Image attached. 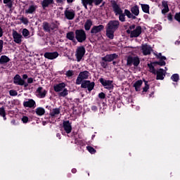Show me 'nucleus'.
Wrapping results in <instances>:
<instances>
[{
	"instance_id": "59",
	"label": "nucleus",
	"mask_w": 180,
	"mask_h": 180,
	"mask_svg": "<svg viewBox=\"0 0 180 180\" xmlns=\"http://www.w3.org/2000/svg\"><path fill=\"white\" fill-rule=\"evenodd\" d=\"M101 65L103 67V68H106V67H108V64L105 62L101 63Z\"/></svg>"
},
{
	"instance_id": "61",
	"label": "nucleus",
	"mask_w": 180,
	"mask_h": 180,
	"mask_svg": "<svg viewBox=\"0 0 180 180\" xmlns=\"http://www.w3.org/2000/svg\"><path fill=\"white\" fill-rule=\"evenodd\" d=\"M68 4H72L74 2V0H67Z\"/></svg>"
},
{
	"instance_id": "18",
	"label": "nucleus",
	"mask_w": 180,
	"mask_h": 180,
	"mask_svg": "<svg viewBox=\"0 0 180 180\" xmlns=\"http://www.w3.org/2000/svg\"><path fill=\"white\" fill-rule=\"evenodd\" d=\"M63 124V129H64L65 131L68 134H70V133L72 130V127L71 126V123L70 122V121H64Z\"/></svg>"
},
{
	"instance_id": "35",
	"label": "nucleus",
	"mask_w": 180,
	"mask_h": 180,
	"mask_svg": "<svg viewBox=\"0 0 180 180\" xmlns=\"http://www.w3.org/2000/svg\"><path fill=\"white\" fill-rule=\"evenodd\" d=\"M91 26H92V21L91 20H88L84 24L85 30H89Z\"/></svg>"
},
{
	"instance_id": "7",
	"label": "nucleus",
	"mask_w": 180,
	"mask_h": 180,
	"mask_svg": "<svg viewBox=\"0 0 180 180\" xmlns=\"http://www.w3.org/2000/svg\"><path fill=\"white\" fill-rule=\"evenodd\" d=\"M13 83L15 84V85H20L21 86H23L24 85L25 88L27 87L29 85L27 83L25 82V80L22 79V77L19 75H16L13 77Z\"/></svg>"
},
{
	"instance_id": "64",
	"label": "nucleus",
	"mask_w": 180,
	"mask_h": 180,
	"mask_svg": "<svg viewBox=\"0 0 180 180\" xmlns=\"http://www.w3.org/2000/svg\"><path fill=\"white\" fill-rule=\"evenodd\" d=\"M57 2H59V4H61V2H63V0H57Z\"/></svg>"
},
{
	"instance_id": "3",
	"label": "nucleus",
	"mask_w": 180,
	"mask_h": 180,
	"mask_svg": "<svg viewBox=\"0 0 180 180\" xmlns=\"http://www.w3.org/2000/svg\"><path fill=\"white\" fill-rule=\"evenodd\" d=\"M90 75L91 74L89 72L86 70L81 72L76 79L77 85H81V84H82V81H84V79H88Z\"/></svg>"
},
{
	"instance_id": "8",
	"label": "nucleus",
	"mask_w": 180,
	"mask_h": 180,
	"mask_svg": "<svg viewBox=\"0 0 180 180\" xmlns=\"http://www.w3.org/2000/svg\"><path fill=\"white\" fill-rule=\"evenodd\" d=\"M81 86L82 88H84L88 89V91L89 92H91V91H92V89H94V88L95 87V82H91V81L89 80H85L84 82H82L81 83Z\"/></svg>"
},
{
	"instance_id": "23",
	"label": "nucleus",
	"mask_w": 180,
	"mask_h": 180,
	"mask_svg": "<svg viewBox=\"0 0 180 180\" xmlns=\"http://www.w3.org/2000/svg\"><path fill=\"white\" fill-rule=\"evenodd\" d=\"M23 105L25 108H36V101L33 99H28V101H24Z\"/></svg>"
},
{
	"instance_id": "27",
	"label": "nucleus",
	"mask_w": 180,
	"mask_h": 180,
	"mask_svg": "<svg viewBox=\"0 0 180 180\" xmlns=\"http://www.w3.org/2000/svg\"><path fill=\"white\" fill-rule=\"evenodd\" d=\"M131 12L134 16H139L140 15V10L139 6L136 5L131 8Z\"/></svg>"
},
{
	"instance_id": "50",
	"label": "nucleus",
	"mask_w": 180,
	"mask_h": 180,
	"mask_svg": "<svg viewBox=\"0 0 180 180\" xmlns=\"http://www.w3.org/2000/svg\"><path fill=\"white\" fill-rule=\"evenodd\" d=\"M3 49H4V41L0 40V53H2Z\"/></svg>"
},
{
	"instance_id": "1",
	"label": "nucleus",
	"mask_w": 180,
	"mask_h": 180,
	"mask_svg": "<svg viewBox=\"0 0 180 180\" xmlns=\"http://www.w3.org/2000/svg\"><path fill=\"white\" fill-rule=\"evenodd\" d=\"M55 92H60L59 96L65 97L68 95V90L65 89V83H60L54 86Z\"/></svg>"
},
{
	"instance_id": "14",
	"label": "nucleus",
	"mask_w": 180,
	"mask_h": 180,
	"mask_svg": "<svg viewBox=\"0 0 180 180\" xmlns=\"http://www.w3.org/2000/svg\"><path fill=\"white\" fill-rule=\"evenodd\" d=\"M141 50L143 56H148V54H151V51H153L151 46L147 44L142 45Z\"/></svg>"
},
{
	"instance_id": "45",
	"label": "nucleus",
	"mask_w": 180,
	"mask_h": 180,
	"mask_svg": "<svg viewBox=\"0 0 180 180\" xmlns=\"http://www.w3.org/2000/svg\"><path fill=\"white\" fill-rule=\"evenodd\" d=\"M20 20L23 23V25H27V23H29V20L26 18L22 17L20 18Z\"/></svg>"
},
{
	"instance_id": "63",
	"label": "nucleus",
	"mask_w": 180,
	"mask_h": 180,
	"mask_svg": "<svg viewBox=\"0 0 180 180\" xmlns=\"http://www.w3.org/2000/svg\"><path fill=\"white\" fill-rule=\"evenodd\" d=\"M56 136L60 139H61V134H57Z\"/></svg>"
},
{
	"instance_id": "22",
	"label": "nucleus",
	"mask_w": 180,
	"mask_h": 180,
	"mask_svg": "<svg viewBox=\"0 0 180 180\" xmlns=\"http://www.w3.org/2000/svg\"><path fill=\"white\" fill-rule=\"evenodd\" d=\"M112 9L114 11V13H115V16H117V15H120L121 13H123V10H122V8L120 7L117 4L114 3L112 4Z\"/></svg>"
},
{
	"instance_id": "46",
	"label": "nucleus",
	"mask_w": 180,
	"mask_h": 180,
	"mask_svg": "<svg viewBox=\"0 0 180 180\" xmlns=\"http://www.w3.org/2000/svg\"><path fill=\"white\" fill-rule=\"evenodd\" d=\"M66 77H70L74 75V71L72 70H68L65 73Z\"/></svg>"
},
{
	"instance_id": "47",
	"label": "nucleus",
	"mask_w": 180,
	"mask_h": 180,
	"mask_svg": "<svg viewBox=\"0 0 180 180\" xmlns=\"http://www.w3.org/2000/svg\"><path fill=\"white\" fill-rule=\"evenodd\" d=\"M155 64H158V65H160L161 67L165 65V61L164 60H161L158 62H155Z\"/></svg>"
},
{
	"instance_id": "13",
	"label": "nucleus",
	"mask_w": 180,
	"mask_h": 180,
	"mask_svg": "<svg viewBox=\"0 0 180 180\" xmlns=\"http://www.w3.org/2000/svg\"><path fill=\"white\" fill-rule=\"evenodd\" d=\"M35 94H36V96H37V98H46L47 91L43 87H39L37 89Z\"/></svg>"
},
{
	"instance_id": "55",
	"label": "nucleus",
	"mask_w": 180,
	"mask_h": 180,
	"mask_svg": "<svg viewBox=\"0 0 180 180\" xmlns=\"http://www.w3.org/2000/svg\"><path fill=\"white\" fill-rule=\"evenodd\" d=\"M27 84H33V78L29 77L27 79Z\"/></svg>"
},
{
	"instance_id": "39",
	"label": "nucleus",
	"mask_w": 180,
	"mask_h": 180,
	"mask_svg": "<svg viewBox=\"0 0 180 180\" xmlns=\"http://www.w3.org/2000/svg\"><path fill=\"white\" fill-rule=\"evenodd\" d=\"M171 79H172V81H174V82H178V81H179V75L174 74L171 77Z\"/></svg>"
},
{
	"instance_id": "26",
	"label": "nucleus",
	"mask_w": 180,
	"mask_h": 180,
	"mask_svg": "<svg viewBox=\"0 0 180 180\" xmlns=\"http://www.w3.org/2000/svg\"><path fill=\"white\" fill-rule=\"evenodd\" d=\"M106 36L108 37V39H110L111 40L113 39V37H115V30H110V28H106Z\"/></svg>"
},
{
	"instance_id": "11",
	"label": "nucleus",
	"mask_w": 180,
	"mask_h": 180,
	"mask_svg": "<svg viewBox=\"0 0 180 180\" xmlns=\"http://www.w3.org/2000/svg\"><path fill=\"white\" fill-rule=\"evenodd\" d=\"M64 15L68 20H72L74 18H75V11L72 9H68L67 8L65 12Z\"/></svg>"
},
{
	"instance_id": "5",
	"label": "nucleus",
	"mask_w": 180,
	"mask_h": 180,
	"mask_svg": "<svg viewBox=\"0 0 180 180\" xmlns=\"http://www.w3.org/2000/svg\"><path fill=\"white\" fill-rule=\"evenodd\" d=\"M85 56V47L79 46L76 49L75 57L77 58V61L79 63Z\"/></svg>"
},
{
	"instance_id": "25",
	"label": "nucleus",
	"mask_w": 180,
	"mask_h": 180,
	"mask_svg": "<svg viewBox=\"0 0 180 180\" xmlns=\"http://www.w3.org/2000/svg\"><path fill=\"white\" fill-rule=\"evenodd\" d=\"M141 85H143L142 80H138L134 84L133 86L134 88H135V91H136V92H139V91H141Z\"/></svg>"
},
{
	"instance_id": "34",
	"label": "nucleus",
	"mask_w": 180,
	"mask_h": 180,
	"mask_svg": "<svg viewBox=\"0 0 180 180\" xmlns=\"http://www.w3.org/2000/svg\"><path fill=\"white\" fill-rule=\"evenodd\" d=\"M67 39L69 40H72V41H75V34H74V32H70L66 35Z\"/></svg>"
},
{
	"instance_id": "10",
	"label": "nucleus",
	"mask_w": 180,
	"mask_h": 180,
	"mask_svg": "<svg viewBox=\"0 0 180 180\" xmlns=\"http://www.w3.org/2000/svg\"><path fill=\"white\" fill-rule=\"evenodd\" d=\"M99 81L105 89H112L113 88V82L112 80H106L103 78H101Z\"/></svg>"
},
{
	"instance_id": "17",
	"label": "nucleus",
	"mask_w": 180,
	"mask_h": 180,
	"mask_svg": "<svg viewBox=\"0 0 180 180\" xmlns=\"http://www.w3.org/2000/svg\"><path fill=\"white\" fill-rule=\"evenodd\" d=\"M155 75H156V79L162 81L165 77V71L163 69H158L156 70Z\"/></svg>"
},
{
	"instance_id": "51",
	"label": "nucleus",
	"mask_w": 180,
	"mask_h": 180,
	"mask_svg": "<svg viewBox=\"0 0 180 180\" xmlns=\"http://www.w3.org/2000/svg\"><path fill=\"white\" fill-rule=\"evenodd\" d=\"M105 95L104 94L103 92H101L98 94V98H100V99H105Z\"/></svg>"
},
{
	"instance_id": "56",
	"label": "nucleus",
	"mask_w": 180,
	"mask_h": 180,
	"mask_svg": "<svg viewBox=\"0 0 180 180\" xmlns=\"http://www.w3.org/2000/svg\"><path fill=\"white\" fill-rule=\"evenodd\" d=\"M167 19L168 20H170V22L172 21V15L171 13L167 15Z\"/></svg>"
},
{
	"instance_id": "43",
	"label": "nucleus",
	"mask_w": 180,
	"mask_h": 180,
	"mask_svg": "<svg viewBox=\"0 0 180 180\" xmlns=\"http://www.w3.org/2000/svg\"><path fill=\"white\" fill-rule=\"evenodd\" d=\"M148 66L149 67V71L152 72V74H155L157 70H155V68H154V66H153L151 64H148Z\"/></svg>"
},
{
	"instance_id": "24",
	"label": "nucleus",
	"mask_w": 180,
	"mask_h": 180,
	"mask_svg": "<svg viewBox=\"0 0 180 180\" xmlns=\"http://www.w3.org/2000/svg\"><path fill=\"white\" fill-rule=\"evenodd\" d=\"M36 9H37V6L32 4L25 10V13H27V15H32V13H34V12H36Z\"/></svg>"
},
{
	"instance_id": "6",
	"label": "nucleus",
	"mask_w": 180,
	"mask_h": 180,
	"mask_svg": "<svg viewBox=\"0 0 180 180\" xmlns=\"http://www.w3.org/2000/svg\"><path fill=\"white\" fill-rule=\"evenodd\" d=\"M127 65H134V67H138L140 64V58L137 56H129L127 60Z\"/></svg>"
},
{
	"instance_id": "20",
	"label": "nucleus",
	"mask_w": 180,
	"mask_h": 180,
	"mask_svg": "<svg viewBox=\"0 0 180 180\" xmlns=\"http://www.w3.org/2000/svg\"><path fill=\"white\" fill-rule=\"evenodd\" d=\"M169 12V7L168 6V1L163 0L162 1V13L166 15Z\"/></svg>"
},
{
	"instance_id": "48",
	"label": "nucleus",
	"mask_w": 180,
	"mask_h": 180,
	"mask_svg": "<svg viewBox=\"0 0 180 180\" xmlns=\"http://www.w3.org/2000/svg\"><path fill=\"white\" fill-rule=\"evenodd\" d=\"M21 120H22V123L26 124V123H27V122H29V117H27L26 116H23L21 118Z\"/></svg>"
},
{
	"instance_id": "15",
	"label": "nucleus",
	"mask_w": 180,
	"mask_h": 180,
	"mask_svg": "<svg viewBox=\"0 0 180 180\" xmlns=\"http://www.w3.org/2000/svg\"><path fill=\"white\" fill-rule=\"evenodd\" d=\"M61 113V110L60 108H53L51 110L49 116L51 119H56V117H58Z\"/></svg>"
},
{
	"instance_id": "30",
	"label": "nucleus",
	"mask_w": 180,
	"mask_h": 180,
	"mask_svg": "<svg viewBox=\"0 0 180 180\" xmlns=\"http://www.w3.org/2000/svg\"><path fill=\"white\" fill-rule=\"evenodd\" d=\"M35 113L38 115V116H43V115H44V113H46V110H44V108H41V107H39L35 110Z\"/></svg>"
},
{
	"instance_id": "28",
	"label": "nucleus",
	"mask_w": 180,
	"mask_h": 180,
	"mask_svg": "<svg viewBox=\"0 0 180 180\" xmlns=\"http://www.w3.org/2000/svg\"><path fill=\"white\" fill-rule=\"evenodd\" d=\"M53 2H54L53 0H43L41 3V5L43 9H44L45 8H49V6L51 5Z\"/></svg>"
},
{
	"instance_id": "38",
	"label": "nucleus",
	"mask_w": 180,
	"mask_h": 180,
	"mask_svg": "<svg viewBox=\"0 0 180 180\" xmlns=\"http://www.w3.org/2000/svg\"><path fill=\"white\" fill-rule=\"evenodd\" d=\"M82 4L86 9H87V8H88L86 6V5H92V4L94 3V0H82Z\"/></svg>"
},
{
	"instance_id": "42",
	"label": "nucleus",
	"mask_w": 180,
	"mask_h": 180,
	"mask_svg": "<svg viewBox=\"0 0 180 180\" xmlns=\"http://www.w3.org/2000/svg\"><path fill=\"white\" fill-rule=\"evenodd\" d=\"M145 86L143 88V92H147L150 89V86L148 85V82L144 81Z\"/></svg>"
},
{
	"instance_id": "2",
	"label": "nucleus",
	"mask_w": 180,
	"mask_h": 180,
	"mask_svg": "<svg viewBox=\"0 0 180 180\" xmlns=\"http://www.w3.org/2000/svg\"><path fill=\"white\" fill-rule=\"evenodd\" d=\"M127 33H130V37H139L140 34H141V27L140 26H137L132 25L127 30Z\"/></svg>"
},
{
	"instance_id": "9",
	"label": "nucleus",
	"mask_w": 180,
	"mask_h": 180,
	"mask_svg": "<svg viewBox=\"0 0 180 180\" xmlns=\"http://www.w3.org/2000/svg\"><path fill=\"white\" fill-rule=\"evenodd\" d=\"M120 25V22H119V20H111L108 23L107 28L116 32V30L119 29Z\"/></svg>"
},
{
	"instance_id": "40",
	"label": "nucleus",
	"mask_w": 180,
	"mask_h": 180,
	"mask_svg": "<svg viewBox=\"0 0 180 180\" xmlns=\"http://www.w3.org/2000/svg\"><path fill=\"white\" fill-rule=\"evenodd\" d=\"M3 2L8 8H12V0H3Z\"/></svg>"
},
{
	"instance_id": "19",
	"label": "nucleus",
	"mask_w": 180,
	"mask_h": 180,
	"mask_svg": "<svg viewBox=\"0 0 180 180\" xmlns=\"http://www.w3.org/2000/svg\"><path fill=\"white\" fill-rule=\"evenodd\" d=\"M118 56L116 53H112L110 55H107L105 57L102 58L103 61H106L108 63H110V61H113V60L117 58Z\"/></svg>"
},
{
	"instance_id": "12",
	"label": "nucleus",
	"mask_w": 180,
	"mask_h": 180,
	"mask_svg": "<svg viewBox=\"0 0 180 180\" xmlns=\"http://www.w3.org/2000/svg\"><path fill=\"white\" fill-rule=\"evenodd\" d=\"M22 38L23 36H22V34H19L17 31H13V39L15 43H16L17 44H20V43H22Z\"/></svg>"
},
{
	"instance_id": "31",
	"label": "nucleus",
	"mask_w": 180,
	"mask_h": 180,
	"mask_svg": "<svg viewBox=\"0 0 180 180\" xmlns=\"http://www.w3.org/2000/svg\"><path fill=\"white\" fill-rule=\"evenodd\" d=\"M125 16H127L129 19H136V16L133 15V13L130 12V11L125 9L124 13Z\"/></svg>"
},
{
	"instance_id": "54",
	"label": "nucleus",
	"mask_w": 180,
	"mask_h": 180,
	"mask_svg": "<svg viewBox=\"0 0 180 180\" xmlns=\"http://www.w3.org/2000/svg\"><path fill=\"white\" fill-rule=\"evenodd\" d=\"M56 27H57L56 24H54V23L51 24V30H54V29H56Z\"/></svg>"
},
{
	"instance_id": "4",
	"label": "nucleus",
	"mask_w": 180,
	"mask_h": 180,
	"mask_svg": "<svg viewBox=\"0 0 180 180\" xmlns=\"http://www.w3.org/2000/svg\"><path fill=\"white\" fill-rule=\"evenodd\" d=\"M75 38L79 43H83L86 40V34L83 30H77L75 31Z\"/></svg>"
},
{
	"instance_id": "52",
	"label": "nucleus",
	"mask_w": 180,
	"mask_h": 180,
	"mask_svg": "<svg viewBox=\"0 0 180 180\" xmlns=\"http://www.w3.org/2000/svg\"><path fill=\"white\" fill-rule=\"evenodd\" d=\"M102 1L103 0H94V2L95 5H101V4H102Z\"/></svg>"
},
{
	"instance_id": "57",
	"label": "nucleus",
	"mask_w": 180,
	"mask_h": 180,
	"mask_svg": "<svg viewBox=\"0 0 180 180\" xmlns=\"http://www.w3.org/2000/svg\"><path fill=\"white\" fill-rule=\"evenodd\" d=\"M91 110H93V112H96V110H98V107L96 105L91 106Z\"/></svg>"
},
{
	"instance_id": "32",
	"label": "nucleus",
	"mask_w": 180,
	"mask_h": 180,
	"mask_svg": "<svg viewBox=\"0 0 180 180\" xmlns=\"http://www.w3.org/2000/svg\"><path fill=\"white\" fill-rule=\"evenodd\" d=\"M42 27L45 32H51V24H49L48 22H43Z\"/></svg>"
},
{
	"instance_id": "33",
	"label": "nucleus",
	"mask_w": 180,
	"mask_h": 180,
	"mask_svg": "<svg viewBox=\"0 0 180 180\" xmlns=\"http://www.w3.org/2000/svg\"><path fill=\"white\" fill-rule=\"evenodd\" d=\"M143 12L145 13H150V6L148 4H141Z\"/></svg>"
},
{
	"instance_id": "41",
	"label": "nucleus",
	"mask_w": 180,
	"mask_h": 180,
	"mask_svg": "<svg viewBox=\"0 0 180 180\" xmlns=\"http://www.w3.org/2000/svg\"><path fill=\"white\" fill-rule=\"evenodd\" d=\"M119 15V20L120 22H126V15H124V13H122L121 14H118Z\"/></svg>"
},
{
	"instance_id": "16",
	"label": "nucleus",
	"mask_w": 180,
	"mask_h": 180,
	"mask_svg": "<svg viewBox=\"0 0 180 180\" xmlns=\"http://www.w3.org/2000/svg\"><path fill=\"white\" fill-rule=\"evenodd\" d=\"M104 26L102 25H95L91 30V34H96L98 33H101V31L103 30Z\"/></svg>"
},
{
	"instance_id": "36",
	"label": "nucleus",
	"mask_w": 180,
	"mask_h": 180,
	"mask_svg": "<svg viewBox=\"0 0 180 180\" xmlns=\"http://www.w3.org/2000/svg\"><path fill=\"white\" fill-rule=\"evenodd\" d=\"M0 116L3 117L4 120H6V111L4 107L0 108Z\"/></svg>"
},
{
	"instance_id": "60",
	"label": "nucleus",
	"mask_w": 180,
	"mask_h": 180,
	"mask_svg": "<svg viewBox=\"0 0 180 180\" xmlns=\"http://www.w3.org/2000/svg\"><path fill=\"white\" fill-rule=\"evenodd\" d=\"M22 79L25 81V79H27V75H22Z\"/></svg>"
},
{
	"instance_id": "53",
	"label": "nucleus",
	"mask_w": 180,
	"mask_h": 180,
	"mask_svg": "<svg viewBox=\"0 0 180 180\" xmlns=\"http://www.w3.org/2000/svg\"><path fill=\"white\" fill-rule=\"evenodd\" d=\"M158 58H160V60H167V58H165V56H161V53H158Z\"/></svg>"
},
{
	"instance_id": "21",
	"label": "nucleus",
	"mask_w": 180,
	"mask_h": 180,
	"mask_svg": "<svg viewBox=\"0 0 180 180\" xmlns=\"http://www.w3.org/2000/svg\"><path fill=\"white\" fill-rule=\"evenodd\" d=\"M45 58H48L49 60H54V58H57L58 57V52H46L44 53Z\"/></svg>"
},
{
	"instance_id": "29",
	"label": "nucleus",
	"mask_w": 180,
	"mask_h": 180,
	"mask_svg": "<svg viewBox=\"0 0 180 180\" xmlns=\"http://www.w3.org/2000/svg\"><path fill=\"white\" fill-rule=\"evenodd\" d=\"M9 61H11V59L5 55L0 57V64H6V63H9Z\"/></svg>"
},
{
	"instance_id": "49",
	"label": "nucleus",
	"mask_w": 180,
	"mask_h": 180,
	"mask_svg": "<svg viewBox=\"0 0 180 180\" xmlns=\"http://www.w3.org/2000/svg\"><path fill=\"white\" fill-rule=\"evenodd\" d=\"M9 94L11 96H16L18 95V92L15 90H10Z\"/></svg>"
},
{
	"instance_id": "44",
	"label": "nucleus",
	"mask_w": 180,
	"mask_h": 180,
	"mask_svg": "<svg viewBox=\"0 0 180 180\" xmlns=\"http://www.w3.org/2000/svg\"><path fill=\"white\" fill-rule=\"evenodd\" d=\"M86 150H88V151L90 152L91 154H95V153H96L95 148L91 146H86Z\"/></svg>"
},
{
	"instance_id": "62",
	"label": "nucleus",
	"mask_w": 180,
	"mask_h": 180,
	"mask_svg": "<svg viewBox=\"0 0 180 180\" xmlns=\"http://www.w3.org/2000/svg\"><path fill=\"white\" fill-rule=\"evenodd\" d=\"M72 174H75L77 172V169H72Z\"/></svg>"
},
{
	"instance_id": "58",
	"label": "nucleus",
	"mask_w": 180,
	"mask_h": 180,
	"mask_svg": "<svg viewBox=\"0 0 180 180\" xmlns=\"http://www.w3.org/2000/svg\"><path fill=\"white\" fill-rule=\"evenodd\" d=\"M2 36H4V30L2 27H0V37H2Z\"/></svg>"
},
{
	"instance_id": "37",
	"label": "nucleus",
	"mask_w": 180,
	"mask_h": 180,
	"mask_svg": "<svg viewBox=\"0 0 180 180\" xmlns=\"http://www.w3.org/2000/svg\"><path fill=\"white\" fill-rule=\"evenodd\" d=\"M22 34L23 37H25V39H28L29 36H30V32H29V30L26 28L22 30Z\"/></svg>"
}]
</instances>
